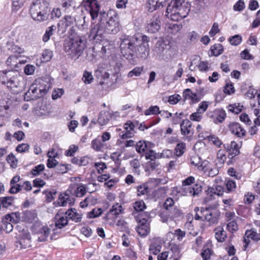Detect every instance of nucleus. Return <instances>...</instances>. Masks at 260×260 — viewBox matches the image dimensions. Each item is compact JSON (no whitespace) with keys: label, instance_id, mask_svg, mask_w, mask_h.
<instances>
[{"label":"nucleus","instance_id":"ddd939ff","mask_svg":"<svg viewBox=\"0 0 260 260\" xmlns=\"http://www.w3.org/2000/svg\"><path fill=\"white\" fill-rule=\"evenodd\" d=\"M169 46V42L168 40L164 39H159L155 44L153 49L154 55L159 57L162 56L164 55L165 51L168 49Z\"/></svg>","mask_w":260,"mask_h":260},{"label":"nucleus","instance_id":"49530a36","mask_svg":"<svg viewBox=\"0 0 260 260\" xmlns=\"http://www.w3.org/2000/svg\"><path fill=\"white\" fill-rule=\"evenodd\" d=\"M147 3L149 11L153 12L159 8L158 5H157V0H148Z\"/></svg>","mask_w":260,"mask_h":260},{"label":"nucleus","instance_id":"5701e85b","mask_svg":"<svg viewBox=\"0 0 260 260\" xmlns=\"http://www.w3.org/2000/svg\"><path fill=\"white\" fill-rule=\"evenodd\" d=\"M215 237L218 242H223L227 237L226 232L222 226L216 227L215 230Z\"/></svg>","mask_w":260,"mask_h":260},{"label":"nucleus","instance_id":"423d86ee","mask_svg":"<svg viewBox=\"0 0 260 260\" xmlns=\"http://www.w3.org/2000/svg\"><path fill=\"white\" fill-rule=\"evenodd\" d=\"M51 82L48 78L37 79L30 86L25 94V99L36 100L45 95L51 88Z\"/></svg>","mask_w":260,"mask_h":260},{"label":"nucleus","instance_id":"1a4fd4ad","mask_svg":"<svg viewBox=\"0 0 260 260\" xmlns=\"http://www.w3.org/2000/svg\"><path fill=\"white\" fill-rule=\"evenodd\" d=\"M149 38L145 35L141 36L139 38V43H138L134 52L138 57L142 59H146L149 53Z\"/></svg>","mask_w":260,"mask_h":260},{"label":"nucleus","instance_id":"79ce46f5","mask_svg":"<svg viewBox=\"0 0 260 260\" xmlns=\"http://www.w3.org/2000/svg\"><path fill=\"white\" fill-rule=\"evenodd\" d=\"M161 246L156 243H152L150 245L149 251L150 253L156 255L159 253L161 250Z\"/></svg>","mask_w":260,"mask_h":260},{"label":"nucleus","instance_id":"f704fd0d","mask_svg":"<svg viewBox=\"0 0 260 260\" xmlns=\"http://www.w3.org/2000/svg\"><path fill=\"white\" fill-rule=\"evenodd\" d=\"M56 26L52 25L46 29V32L43 37V41L44 42H47L50 39V37L53 34V31L56 29Z\"/></svg>","mask_w":260,"mask_h":260},{"label":"nucleus","instance_id":"473e14b6","mask_svg":"<svg viewBox=\"0 0 260 260\" xmlns=\"http://www.w3.org/2000/svg\"><path fill=\"white\" fill-rule=\"evenodd\" d=\"M11 222L9 220L5 219V216L3 218L2 224L1 225V230L5 231L7 233H10L13 229V226Z\"/></svg>","mask_w":260,"mask_h":260},{"label":"nucleus","instance_id":"8fccbe9b","mask_svg":"<svg viewBox=\"0 0 260 260\" xmlns=\"http://www.w3.org/2000/svg\"><path fill=\"white\" fill-rule=\"evenodd\" d=\"M25 220L28 222H32L35 221L37 218L36 214L31 211H26L25 212Z\"/></svg>","mask_w":260,"mask_h":260},{"label":"nucleus","instance_id":"9b49d317","mask_svg":"<svg viewBox=\"0 0 260 260\" xmlns=\"http://www.w3.org/2000/svg\"><path fill=\"white\" fill-rule=\"evenodd\" d=\"M32 229L38 236V241L40 242L45 241L50 233V230L48 226H41L39 224L37 226V225H34Z\"/></svg>","mask_w":260,"mask_h":260},{"label":"nucleus","instance_id":"f8f14e48","mask_svg":"<svg viewBox=\"0 0 260 260\" xmlns=\"http://www.w3.org/2000/svg\"><path fill=\"white\" fill-rule=\"evenodd\" d=\"M194 181V178L192 176H190L182 181V185L185 187L184 190H186V193H189L190 196H195L199 193L201 189H199L197 185L196 187H191L189 185L193 183Z\"/></svg>","mask_w":260,"mask_h":260},{"label":"nucleus","instance_id":"20e7f679","mask_svg":"<svg viewBox=\"0 0 260 260\" xmlns=\"http://www.w3.org/2000/svg\"><path fill=\"white\" fill-rule=\"evenodd\" d=\"M189 11L188 6L183 4L181 0H172L167 6L165 16L171 20L179 21L185 18Z\"/></svg>","mask_w":260,"mask_h":260},{"label":"nucleus","instance_id":"39448f33","mask_svg":"<svg viewBox=\"0 0 260 260\" xmlns=\"http://www.w3.org/2000/svg\"><path fill=\"white\" fill-rule=\"evenodd\" d=\"M0 80L3 84L6 85L8 88L14 92H18L23 89L25 85L24 78L11 71H3Z\"/></svg>","mask_w":260,"mask_h":260},{"label":"nucleus","instance_id":"72a5a7b5","mask_svg":"<svg viewBox=\"0 0 260 260\" xmlns=\"http://www.w3.org/2000/svg\"><path fill=\"white\" fill-rule=\"evenodd\" d=\"M226 158V155L224 151L219 150L217 153L216 165H218L220 167L222 166L224 164Z\"/></svg>","mask_w":260,"mask_h":260},{"label":"nucleus","instance_id":"7c9ffc66","mask_svg":"<svg viewBox=\"0 0 260 260\" xmlns=\"http://www.w3.org/2000/svg\"><path fill=\"white\" fill-rule=\"evenodd\" d=\"M5 216V219L8 220L10 222L14 223H17L20 220V214L19 212L7 214Z\"/></svg>","mask_w":260,"mask_h":260},{"label":"nucleus","instance_id":"338daca9","mask_svg":"<svg viewBox=\"0 0 260 260\" xmlns=\"http://www.w3.org/2000/svg\"><path fill=\"white\" fill-rule=\"evenodd\" d=\"M78 149V147L75 145H72L70 146L69 149L66 151L65 155L67 156H72Z\"/></svg>","mask_w":260,"mask_h":260},{"label":"nucleus","instance_id":"f03ea898","mask_svg":"<svg viewBox=\"0 0 260 260\" xmlns=\"http://www.w3.org/2000/svg\"><path fill=\"white\" fill-rule=\"evenodd\" d=\"M86 39L83 36L71 35L63 43L64 51L71 58H78L86 47Z\"/></svg>","mask_w":260,"mask_h":260},{"label":"nucleus","instance_id":"6e6552de","mask_svg":"<svg viewBox=\"0 0 260 260\" xmlns=\"http://www.w3.org/2000/svg\"><path fill=\"white\" fill-rule=\"evenodd\" d=\"M218 204L216 203L209 205L204 209L201 208L200 213L204 216V220L208 221L210 224L217 223L220 215L219 212L216 209Z\"/></svg>","mask_w":260,"mask_h":260},{"label":"nucleus","instance_id":"f257e3e1","mask_svg":"<svg viewBox=\"0 0 260 260\" xmlns=\"http://www.w3.org/2000/svg\"><path fill=\"white\" fill-rule=\"evenodd\" d=\"M100 20L96 24H92L88 38L90 40H101L106 34H116L120 30L119 17L112 10L107 13L100 14Z\"/></svg>","mask_w":260,"mask_h":260},{"label":"nucleus","instance_id":"4c0bfd02","mask_svg":"<svg viewBox=\"0 0 260 260\" xmlns=\"http://www.w3.org/2000/svg\"><path fill=\"white\" fill-rule=\"evenodd\" d=\"M159 113H161V111H159V107L157 106H150L144 112L145 115L146 116L150 115H157Z\"/></svg>","mask_w":260,"mask_h":260},{"label":"nucleus","instance_id":"c756f323","mask_svg":"<svg viewBox=\"0 0 260 260\" xmlns=\"http://www.w3.org/2000/svg\"><path fill=\"white\" fill-rule=\"evenodd\" d=\"M216 118L214 119V122L216 124L222 123L225 119L226 114L224 110L221 109L214 112Z\"/></svg>","mask_w":260,"mask_h":260},{"label":"nucleus","instance_id":"5fc2aeb1","mask_svg":"<svg viewBox=\"0 0 260 260\" xmlns=\"http://www.w3.org/2000/svg\"><path fill=\"white\" fill-rule=\"evenodd\" d=\"M226 228L231 233H234L238 229L237 223L235 220L229 222L226 225Z\"/></svg>","mask_w":260,"mask_h":260},{"label":"nucleus","instance_id":"bb28decb","mask_svg":"<svg viewBox=\"0 0 260 260\" xmlns=\"http://www.w3.org/2000/svg\"><path fill=\"white\" fill-rule=\"evenodd\" d=\"M211 56H217L223 53V47L221 44H216L210 48Z\"/></svg>","mask_w":260,"mask_h":260},{"label":"nucleus","instance_id":"2f4dec72","mask_svg":"<svg viewBox=\"0 0 260 260\" xmlns=\"http://www.w3.org/2000/svg\"><path fill=\"white\" fill-rule=\"evenodd\" d=\"M14 197L13 196H7L0 198V203L4 208H8L12 205Z\"/></svg>","mask_w":260,"mask_h":260},{"label":"nucleus","instance_id":"0eeeda50","mask_svg":"<svg viewBox=\"0 0 260 260\" xmlns=\"http://www.w3.org/2000/svg\"><path fill=\"white\" fill-rule=\"evenodd\" d=\"M139 38L137 37H127L121 40L120 46L121 52L123 56L126 59L132 58L136 47L139 43Z\"/></svg>","mask_w":260,"mask_h":260},{"label":"nucleus","instance_id":"6ab92c4d","mask_svg":"<svg viewBox=\"0 0 260 260\" xmlns=\"http://www.w3.org/2000/svg\"><path fill=\"white\" fill-rule=\"evenodd\" d=\"M25 232V235L21 234L20 236H18L19 239L16 242V245L18 248H26L30 246V234L29 232Z\"/></svg>","mask_w":260,"mask_h":260},{"label":"nucleus","instance_id":"3c124183","mask_svg":"<svg viewBox=\"0 0 260 260\" xmlns=\"http://www.w3.org/2000/svg\"><path fill=\"white\" fill-rule=\"evenodd\" d=\"M138 195L139 196L147 194L148 192V187L146 184L140 185L137 187Z\"/></svg>","mask_w":260,"mask_h":260},{"label":"nucleus","instance_id":"c9c22d12","mask_svg":"<svg viewBox=\"0 0 260 260\" xmlns=\"http://www.w3.org/2000/svg\"><path fill=\"white\" fill-rule=\"evenodd\" d=\"M143 67H137L133 69L132 71L129 72L127 74V77L128 78H132L133 76H140L143 71Z\"/></svg>","mask_w":260,"mask_h":260},{"label":"nucleus","instance_id":"4468645a","mask_svg":"<svg viewBox=\"0 0 260 260\" xmlns=\"http://www.w3.org/2000/svg\"><path fill=\"white\" fill-rule=\"evenodd\" d=\"M224 149L228 152V157L233 159L240 154V147L235 141H232L230 144H225L223 145Z\"/></svg>","mask_w":260,"mask_h":260},{"label":"nucleus","instance_id":"774afa93","mask_svg":"<svg viewBox=\"0 0 260 260\" xmlns=\"http://www.w3.org/2000/svg\"><path fill=\"white\" fill-rule=\"evenodd\" d=\"M245 7V4L243 1L239 0L234 6L233 9L235 11H241Z\"/></svg>","mask_w":260,"mask_h":260},{"label":"nucleus","instance_id":"dca6fc26","mask_svg":"<svg viewBox=\"0 0 260 260\" xmlns=\"http://www.w3.org/2000/svg\"><path fill=\"white\" fill-rule=\"evenodd\" d=\"M161 17L159 15H154L148 23L147 31L151 33H155L160 27Z\"/></svg>","mask_w":260,"mask_h":260},{"label":"nucleus","instance_id":"e433bc0d","mask_svg":"<svg viewBox=\"0 0 260 260\" xmlns=\"http://www.w3.org/2000/svg\"><path fill=\"white\" fill-rule=\"evenodd\" d=\"M186 145L183 142L177 144L175 148V153L177 156H181L184 152Z\"/></svg>","mask_w":260,"mask_h":260},{"label":"nucleus","instance_id":"680f3d73","mask_svg":"<svg viewBox=\"0 0 260 260\" xmlns=\"http://www.w3.org/2000/svg\"><path fill=\"white\" fill-rule=\"evenodd\" d=\"M62 19L68 26L73 25L75 21V18L71 15H66Z\"/></svg>","mask_w":260,"mask_h":260},{"label":"nucleus","instance_id":"0e129e2a","mask_svg":"<svg viewBox=\"0 0 260 260\" xmlns=\"http://www.w3.org/2000/svg\"><path fill=\"white\" fill-rule=\"evenodd\" d=\"M58 31L63 34L69 27L62 19L60 20L58 23Z\"/></svg>","mask_w":260,"mask_h":260},{"label":"nucleus","instance_id":"e2e57ef3","mask_svg":"<svg viewBox=\"0 0 260 260\" xmlns=\"http://www.w3.org/2000/svg\"><path fill=\"white\" fill-rule=\"evenodd\" d=\"M145 157L146 159H149L152 161L155 159L156 158H159V155L156 156V153L154 151L150 150L149 151L146 153Z\"/></svg>","mask_w":260,"mask_h":260},{"label":"nucleus","instance_id":"4d7b16f0","mask_svg":"<svg viewBox=\"0 0 260 260\" xmlns=\"http://www.w3.org/2000/svg\"><path fill=\"white\" fill-rule=\"evenodd\" d=\"M226 188L228 192L234 191L236 187V183L234 181L229 180L225 183Z\"/></svg>","mask_w":260,"mask_h":260},{"label":"nucleus","instance_id":"412c9836","mask_svg":"<svg viewBox=\"0 0 260 260\" xmlns=\"http://www.w3.org/2000/svg\"><path fill=\"white\" fill-rule=\"evenodd\" d=\"M55 225L58 229L64 227L68 223V218L66 214L57 213L55 216Z\"/></svg>","mask_w":260,"mask_h":260},{"label":"nucleus","instance_id":"aec40b11","mask_svg":"<svg viewBox=\"0 0 260 260\" xmlns=\"http://www.w3.org/2000/svg\"><path fill=\"white\" fill-rule=\"evenodd\" d=\"M136 231L141 236H145L150 232L149 223L143 218L139 221V225L136 228Z\"/></svg>","mask_w":260,"mask_h":260},{"label":"nucleus","instance_id":"58836bf2","mask_svg":"<svg viewBox=\"0 0 260 260\" xmlns=\"http://www.w3.org/2000/svg\"><path fill=\"white\" fill-rule=\"evenodd\" d=\"M6 160L13 168H16L17 167V159L13 153L9 154L6 158Z\"/></svg>","mask_w":260,"mask_h":260},{"label":"nucleus","instance_id":"a211bd4d","mask_svg":"<svg viewBox=\"0 0 260 260\" xmlns=\"http://www.w3.org/2000/svg\"><path fill=\"white\" fill-rule=\"evenodd\" d=\"M122 211L123 208L121 205L116 203L112 206V208L105 216V219L107 220L112 218L115 219L117 217L119 214L122 212Z\"/></svg>","mask_w":260,"mask_h":260},{"label":"nucleus","instance_id":"f3484780","mask_svg":"<svg viewBox=\"0 0 260 260\" xmlns=\"http://www.w3.org/2000/svg\"><path fill=\"white\" fill-rule=\"evenodd\" d=\"M229 127L230 132L238 138H242L246 135L245 130L237 122L230 123Z\"/></svg>","mask_w":260,"mask_h":260},{"label":"nucleus","instance_id":"b1692460","mask_svg":"<svg viewBox=\"0 0 260 260\" xmlns=\"http://www.w3.org/2000/svg\"><path fill=\"white\" fill-rule=\"evenodd\" d=\"M112 117V114L109 112L102 111L100 113L98 122L101 125L106 124Z\"/></svg>","mask_w":260,"mask_h":260},{"label":"nucleus","instance_id":"2eb2a0df","mask_svg":"<svg viewBox=\"0 0 260 260\" xmlns=\"http://www.w3.org/2000/svg\"><path fill=\"white\" fill-rule=\"evenodd\" d=\"M249 238L254 241H257L260 240V234L257 233L254 229L246 231L243 239L244 243H245V245L243 246L244 250H246L250 243Z\"/></svg>","mask_w":260,"mask_h":260},{"label":"nucleus","instance_id":"052dcab7","mask_svg":"<svg viewBox=\"0 0 260 260\" xmlns=\"http://www.w3.org/2000/svg\"><path fill=\"white\" fill-rule=\"evenodd\" d=\"M29 148V145L26 143L19 144L16 147V150L18 152H25L28 151Z\"/></svg>","mask_w":260,"mask_h":260},{"label":"nucleus","instance_id":"4be33fe9","mask_svg":"<svg viewBox=\"0 0 260 260\" xmlns=\"http://www.w3.org/2000/svg\"><path fill=\"white\" fill-rule=\"evenodd\" d=\"M66 215L68 218L72 219L76 222H79L81 221L82 215L77 213L76 209L71 208L65 212Z\"/></svg>","mask_w":260,"mask_h":260},{"label":"nucleus","instance_id":"a19ab883","mask_svg":"<svg viewBox=\"0 0 260 260\" xmlns=\"http://www.w3.org/2000/svg\"><path fill=\"white\" fill-rule=\"evenodd\" d=\"M208 191L220 196L222 195L224 192V188L221 185H217L215 188H209Z\"/></svg>","mask_w":260,"mask_h":260},{"label":"nucleus","instance_id":"9d476101","mask_svg":"<svg viewBox=\"0 0 260 260\" xmlns=\"http://www.w3.org/2000/svg\"><path fill=\"white\" fill-rule=\"evenodd\" d=\"M82 5L88 12L92 20L98 17L99 14L100 5L96 0H83Z\"/></svg>","mask_w":260,"mask_h":260},{"label":"nucleus","instance_id":"cd10ccee","mask_svg":"<svg viewBox=\"0 0 260 260\" xmlns=\"http://www.w3.org/2000/svg\"><path fill=\"white\" fill-rule=\"evenodd\" d=\"M135 126L134 124L131 122H127L124 124V128L126 131L125 134H123L122 135V138H131L133 135L132 131L134 129Z\"/></svg>","mask_w":260,"mask_h":260},{"label":"nucleus","instance_id":"bf43d9fd","mask_svg":"<svg viewBox=\"0 0 260 260\" xmlns=\"http://www.w3.org/2000/svg\"><path fill=\"white\" fill-rule=\"evenodd\" d=\"M23 5V0H13L12 10L17 11Z\"/></svg>","mask_w":260,"mask_h":260},{"label":"nucleus","instance_id":"c03bdc74","mask_svg":"<svg viewBox=\"0 0 260 260\" xmlns=\"http://www.w3.org/2000/svg\"><path fill=\"white\" fill-rule=\"evenodd\" d=\"M45 166L43 164L35 166L31 170V172L33 176L39 175L42 172L44 171Z\"/></svg>","mask_w":260,"mask_h":260},{"label":"nucleus","instance_id":"ea45409f","mask_svg":"<svg viewBox=\"0 0 260 260\" xmlns=\"http://www.w3.org/2000/svg\"><path fill=\"white\" fill-rule=\"evenodd\" d=\"M147 148V145L145 141H140L136 145V150L139 153H144Z\"/></svg>","mask_w":260,"mask_h":260},{"label":"nucleus","instance_id":"6e6d98bb","mask_svg":"<svg viewBox=\"0 0 260 260\" xmlns=\"http://www.w3.org/2000/svg\"><path fill=\"white\" fill-rule=\"evenodd\" d=\"M134 208L137 211H141L146 208V205L143 201H137L134 203Z\"/></svg>","mask_w":260,"mask_h":260},{"label":"nucleus","instance_id":"09e8293b","mask_svg":"<svg viewBox=\"0 0 260 260\" xmlns=\"http://www.w3.org/2000/svg\"><path fill=\"white\" fill-rule=\"evenodd\" d=\"M82 80L85 84H90L92 82L93 78L91 73L85 71Z\"/></svg>","mask_w":260,"mask_h":260},{"label":"nucleus","instance_id":"a18cd8bd","mask_svg":"<svg viewBox=\"0 0 260 260\" xmlns=\"http://www.w3.org/2000/svg\"><path fill=\"white\" fill-rule=\"evenodd\" d=\"M229 41L232 45L237 46L240 44L242 41V37L239 35H236L229 39Z\"/></svg>","mask_w":260,"mask_h":260},{"label":"nucleus","instance_id":"a878e982","mask_svg":"<svg viewBox=\"0 0 260 260\" xmlns=\"http://www.w3.org/2000/svg\"><path fill=\"white\" fill-rule=\"evenodd\" d=\"M183 96L185 99L191 100L192 103H198L200 99L196 93H193L190 89H186L183 92Z\"/></svg>","mask_w":260,"mask_h":260},{"label":"nucleus","instance_id":"c85d7f7f","mask_svg":"<svg viewBox=\"0 0 260 260\" xmlns=\"http://www.w3.org/2000/svg\"><path fill=\"white\" fill-rule=\"evenodd\" d=\"M68 191H70L71 193L75 195L77 197H81L85 194L86 188L84 185L80 184L76 189L74 190V192H72L71 187H70Z\"/></svg>","mask_w":260,"mask_h":260},{"label":"nucleus","instance_id":"de8ad7c7","mask_svg":"<svg viewBox=\"0 0 260 260\" xmlns=\"http://www.w3.org/2000/svg\"><path fill=\"white\" fill-rule=\"evenodd\" d=\"M103 147V144L98 139H94L91 142V147L96 151H100Z\"/></svg>","mask_w":260,"mask_h":260},{"label":"nucleus","instance_id":"37998d69","mask_svg":"<svg viewBox=\"0 0 260 260\" xmlns=\"http://www.w3.org/2000/svg\"><path fill=\"white\" fill-rule=\"evenodd\" d=\"M53 56V52L49 49L45 50L42 53V57L44 62H47L51 60Z\"/></svg>","mask_w":260,"mask_h":260},{"label":"nucleus","instance_id":"864d4df0","mask_svg":"<svg viewBox=\"0 0 260 260\" xmlns=\"http://www.w3.org/2000/svg\"><path fill=\"white\" fill-rule=\"evenodd\" d=\"M209 105V102L203 101L200 104L197 111H198V113L203 114L207 110Z\"/></svg>","mask_w":260,"mask_h":260},{"label":"nucleus","instance_id":"393cba45","mask_svg":"<svg viewBox=\"0 0 260 260\" xmlns=\"http://www.w3.org/2000/svg\"><path fill=\"white\" fill-rule=\"evenodd\" d=\"M191 123L188 119L183 120L180 124L181 132L183 135H187L190 133Z\"/></svg>","mask_w":260,"mask_h":260},{"label":"nucleus","instance_id":"7ed1b4c3","mask_svg":"<svg viewBox=\"0 0 260 260\" xmlns=\"http://www.w3.org/2000/svg\"><path fill=\"white\" fill-rule=\"evenodd\" d=\"M29 12L34 21L42 22L48 19L51 8L46 0H36L30 5Z\"/></svg>","mask_w":260,"mask_h":260},{"label":"nucleus","instance_id":"69168bd1","mask_svg":"<svg viewBox=\"0 0 260 260\" xmlns=\"http://www.w3.org/2000/svg\"><path fill=\"white\" fill-rule=\"evenodd\" d=\"M35 67L31 64H27L24 68V72L27 75H32L35 70Z\"/></svg>","mask_w":260,"mask_h":260},{"label":"nucleus","instance_id":"13d9d810","mask_svg":"<svg viewBox=\"0 0 260 260\" xmlns=\"http://www.w3.org/2000/svg\"><path fill=\"white\" fill-rule=\"evenodd\" d=\"M235 91L233 84L232 83H226L224 86V92L227 94L234 93Z\"/></svg>","mask_w":260,"mask_h":260},{"label":"nucleus","instance_id":"603ef678","mask_svg":"<svg viewBox=\"0 0 260 260\" xmlns=\"http://www.w3.org/2000/svg\"><path fill=\"white\" fill-rule=\"evenodd\" d=\"M102 212L101 208H94L88 213V217L89 218L97 217L102 214Z\"/></svg>","mask_w":260,"mask_h":260}]
</instances>
